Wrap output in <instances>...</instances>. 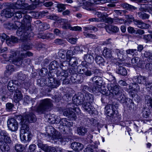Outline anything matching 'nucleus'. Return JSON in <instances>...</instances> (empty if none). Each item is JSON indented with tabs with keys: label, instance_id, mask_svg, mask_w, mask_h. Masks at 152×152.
Instances as JSON below:
<instances>
[{
	"label": "nucleus",
	"instance_id": "40",
	"mask_svg": "<svg viewBox=\"0 0 152 152\" xmlns=\"http://www.w3.org/2000/svg\"><path fill=\"white\" fill-rule=\"evenodd\" d=\"M66 51L64 50H60L58 52V56L61 59L65 58L66 56Z\"/></svg>",
	"mask_w": 152,
	"mask_h": 152
},
{
	"label": "nucleus",
	"instance_id": "2",
	"mask_svg": "<svg viewBox=\"0 0 152 152\" xmlns=\"http://www.w3.org/2000/svg\"><path fill=\"white\" fill-rule=\"evenodd\" d=\"M48 134L51 137V138L54 140H58L60 142H69L67 141L65 138H62L61 134L60 132L57 131L52 126H48L46 129Z\"/></svg>",
	"mask_w": 152,
	"mask_h": 152
},
{
	"label": "nucleus",
	"instance_id": "21",
	"mask_svg": "<svg viewBox=\"0 0 152 152\" xmlns=\"http://www.w3.org/2000/svg\"><path fill=\"white\" fill-rule=\"evenodd\" d=\"M133 81L136 83H144L146 81V78L144 76H141L134 77L133 78Z\"/></svg>",
	"mask_w": 152,
	"mask_h": 152
},
{
	"label": "nucleus",
	"instance_id": "26",
	"mask_svg": "<svg viewBox=\"0 0 152 152\" xmlns=\"http://www.w3.org/2000/svg\"><path fill=\"white\" fill-rule=\"evenodd\" d=\"M32 33L28 34L27 32H23V34H21L20 39L23 41L29 40L31 39V35H32Z\"/></svg>",
	"mask_w": 152,
	"mask_h": 152
},
{
	"label": "nucleus",
	"instance_id": "5",
	"mask_svg": "<svg viewBox=\"0 0 152 152\" xmlns=\"http://www.w3.org/2000/svg\"><path fill=\"white\" fill-rule=\"evenodd\" d=\"M31 17L29 15H26L23 17V20L21 22V26L19 27L17 31V34L18 33L20 34V32H22V31L21 30V28H24L25 29L29 30L31 28Z\"/></svg>",
	"mask_w": 152,
	"mask_h": 152
},
{
	"label": "nucleus",
	"instance_id": "49",
	"mask_svg": "<svg viewBox=\"0 0 152 152\" xmlns=\"http://www.w3.org/2000/svg\"><path fill=\"white\" fill-rule=\"evenodd\" d=\"M143 11L150 12L151 11H152V6L151 4H146L143 8Z\"/></svg>",
	"mask_w": 152,
	"mask_h": 152
},
{
	"label": "nucleus",
	"instance_id": "7",
	"mask_svg": "<svg viewBox=\"0 0 152 152\" xmlns=\"http://www.w3.org/2000/svg\"><path fill=\"white\" fill-rule=\"evenodd\" d=\"M95 76L91 79L94 83L96 84L97 86H102V73L101 71L98 69H96L94 72Z\"/></svg>",
	"mask_w": 152,
	"mask_h": 152
},
{
	"label": "nucleus",
	"instance_id": "23",
	"mask_svg": "<svg viewBox=\"0 0 152 152\" xmlns=\"http://www.w3.org/2000/svg\"><path fill=\"white\" fill-rule=\"evenodd\" d=\"M14 101L16 103L18 102L23 98V95L21 92L18 90H16L14 96Z\"/></svg>",
	"mask_w": 152,
	"mask_h": 152
},
{
	"label": "nucleus",
	"instance_id": "10",
	"mask_svg": "<svg viewBox=\"0 0 152 152\" xmlns=\"http://www.w3.org/2000/svg\"><path fill=\"white\" fill-rule=\"evenodd\" d=\"M0 39L2 42L6 40V43L9 46H11L12 44L18 41L17 38L15 37L12 36L10 37L5 34H3L0 35Z\"/></svg>",
	"mask_w": 152,
	"mask_h": 152
},
{
	"label": "nucleus",
	"instance_id": "53",
	"mask_svg": "<svg viewBox=\"0 0 152 152\" xmlns=\"http://www.w3.org/2000/svg\"><path fill=\"white\" fill-rule=\"evenodd\" d=\"M61 122L62 123L63 126H69V125H70V124L67 121V119L66 118L62 119L61 120Z\"/></svg>",
	"mask_w": 152,
	"mask_h": 152
},
{
	"label": "nucleus",
	"instance_id": "18",
	"mask_svg": "<svg viewBox=\"0 0 152 152\" xmlns=\"http://www.w3.org/2000/svg\"><path fill=\"white\" fill-rule=\"evenodd\" d=\"M114 107L111 104H109L105 107V112L108 116H111L114 114L116 111Z\"/></svg>",
	"mask_w": 152,
	"mask_h": 152
},
{
	"label": "nucleus",
	"instance_id": "60",
	"mask_svg": "<svg viewBox=\"0 0 152 152\" xmlns=\"http://www.w3.org/2000/svg\"><path fill=\"white\" fill-rule=\"evenodd\" d=\"M77 39L76 38L71 37L68 39V41L71 44H74L76 42Z\"/></svg>",
	"mask_w": 152,
	"mask_h": 152
},
{
	"label": "nucleus",
	"instance_id": "25",
	"mask_svg": "<svg viewBox=\"0 0 152 152\" xmlns=\"http://www.w3.org/2000/svg\"><path fill=\"white\" fill-rule=\"evenodd\" d=\"M6 70L5 72V75L8 77L10 76L13 72L14 71V67L13 65H7L6 67Z\"/></svg>",
	"mask_w": 152,
	"mask_h": 152
},
{
	"label": "nucleus",
	"instance_id": "51",
	"mask_svg": "<svg viewBox=\"0 0 152 152\" xmlns=\"http://www.w3.org/2000/svg\"><path fill=\"white\" fill-rule=\"evenodd\" d=\"M60 85V82L59 81L54 79V82L52 84V85H50V86L52 88H55L58 86Z\"/></svg>",
	"mask_w": 152,
	"mask_h": 152
},
{
	"label": "nucleus",
	"instance_id": "47",
	"mask_svg": "<svg viewBox=\"0 0 152 152\" xmlns=\"http://www.w3.org/2000/svg\"><path fill=\"white\" fill-rule=\"evenodd\" d=\"M95 61L98 64H100L104 62V60L101 56H97L95 58Z\"/></svg>",
	"mask_w": 152,
	"mask_h": 152
},
{
	"label": "nucleus",
	"instance_id": "57",
	"mask_svg": "<svg viewBox=\"0 0 152 152\" xmlns=\"http://www.w3.org/2000/svg\"><path fill=\"white\" fill-rule=\"evenodd\" d=\"M126 52L128 54H131L134 55L135 53L137 52V50L136 49H129L126 50Z\"/></svg>",
	"mask_w": 152,
	"mask_h": 152
},
{
	"label": "nucleus",
	"instance_id": "16",
	"mask_svg": "<svg viewBox=\"0 0 152 152\" xmlns=\"http://www.w3.org/2000/svg\"><path fill=\"white\" fill-rule=\"evenodd\" d=\"M10 9H6L3 10L1 12V15L2 16L10 18L14 15V12L13 9L11 7Z\"/></svg>",
	"mask_w": 152,
	"mask_h": 152
},
{
	"label": "nucleus",
	"instance_id": "33",
	"mask_svg": "<svg viewBox=\"0 0 152 152\" xmlns=\"http://www.w3.org/2000/svg\"><path fill=\"white\" fill-rule=\"evenodd\" d=\"M56 74L57 75L63 76L66 78L68 76V73L67 71L65 70H58L56 72Z\"/></svg>",
	"mask_w": 152,
	"mask_h": 152
},
{
	"label": "nucleus",
	"instance_id": "14",
	"mask_svg": "<svg viewBox=\"0 0 152 152\" xmlns=\"http://www.w3.org/2000/svg\"><path fill=\"white\" fill-rule=\"evenodd\" d=\"M73 103L76 105L82 104L84 100V95L82 94H80L77 96L75 95L72 99Z\"/></svg>",
	"mask_w": 152,
	"mask_h": 152
},
{
	"label": "nucleus",
	"instance_id": "32",
	"mask_svg": "<svg viewBox=\"0 0 152 152\" xmlns=\"http://www.w3.org/2000/svg\"><path fill=\"white\" fill-rule=\"evenodd\" d=\"M84 58L86 61L89 63H92L94 61V58L93 56L89 54L85 55Z\"/></svg>",
	"mask_w": 152,
	"mask_h": 152
},
{
	"label": "nucleus",
	"instance_id": "38",
	"mask_svg": "<svg viewBox=\"0 0 152 152\" xmlns=\"http://www.w3.org/2000/svg\"><path fill=\"white\" fill-rule=\"evenodd\" d=\"M62 23L63 22L64 24L63 28L64 29H69L71 30V28H72L69 23H67V20L65 19H63L61 20Z\"/></svg>",
	"mask_w": 152,
	"mask_h": 152
},
{
	"label": "nucleus",
	"instance_id": "55",
	"mask_svg": "<svg viewBox=\"0 0 152 152\" xmlns=\"http://www.w3.org/2000/svg\"><path fill=\"white\" fill-rule=\"evenodd\" d=\"M123 7L126 9H134V7L132 5L126 3H124L123 5Z\"/></svg>",
	"mask_w": 152,
	"mask_h": 152
},
{
	"label": "nucleus",
	"instance_id": "37",
	"mask_svg": "<svg viewBox=\"0 0 152 152\" xmlns=\"http://www.w3.org/2000/svg\"><path fill=\"white\" fill-rule=\"evenodd\" d=\"M84 100H86L88 102H91L93 100V96L91 94L87 93L85 95V97H84Z\"/></svg>",
	"mask_w": 152,
	"mask_h": 152
},
{
	"label": "nucleus",
	"instance_id": "52",
	"mask_svg": "<svg viewBox=\"0 0 152 152\" xmlns=\"http://www.w3.org/2000/svg\"><path fill=\"white\" fill-rule=\"evenodd\" d=\"M143 38L147 42L152 41V35L147 34L144 35Z\"/></svg>",
	"mask_w": 152,
	"mask_h": 152
},
{
	"label": "nucleus",
	"instance_id": "6",
	"mask_svg": "<svg viewBox=\"0 0 152 152\" xmlns=\"http://www.w3.org/2000/svg\"><path fill=\"white\" fill-rule=\"evenodd\" d=\"M102 0H80V6L87 10H90L91 4H99Z\"/></svg>",
	"mask_w": 152,
	"mask_h": 152
},
{
	"label": "nucleus",
	"instance_id": "58",
	"mask_svg": "<svg viewBox=\"0 0 152 152\" xmlns=\"http://www.w3.org/2000/svg\"><path fill=\"white\" fill-rule=\"evenodd\" d=\"M23 48L24 50H29L32 48V46L30 44L28 43L25 45Z\"/></svg>",
	"mask_w": 152,
	"mask_h": 152
},
{
	"label": "nucleus",
	"instance_id": "1",
	"mask_svg": "<svg viewBox=\"0 0 152 152\" xmlns=\"http://www.w3.org/2000/svg\"><path fill=\"white\" fill-rule=\"evenodd\" d=\"M19 118H21L20 133L28 134L29 132L27 124L29 122L32 123L35 121V115L33 114L30 113L24 116L20 115Z\"/></svg>",
	"mask_w": 152,
	"mask_h": 152
},
{
	"label": "nucleus",
	"instance_id": "8",
	"mask_svg": "<svg viewBox=\"0 0 152 152\" xmlns=\"http://www.w3.org/2000/svg\"><path fill=\"white\" fill-rule=\"evenodd\" d=\"M72 110L78 113L80 111V109L78 108H75L73 109L72 108H69L64 111L63 115L65 116L68 117L71 120H75L77 118V116L76 114L72 111Z\"/></svg>",
	"mask_w": 152,
	"mask_h": 152
},
{
	"label": "nucleus",
	"instance_id": "29",
	"mask_svg": "<svg viewBox=\"0 0 152 152\" xmlns=\"http://www.w3.org/2000/svg\"><path fill=\"white\" fill-rule=\"evenodd\" d=\"M66 57L67 59L69 60V61L67 60V61H68L69 62V64H71V61L73 59H75V58H71L72 56L73 53V51L72 50H68L66 52Z\"/></svg>",
	"mask_w": 152,
	"mask_h": 152
},
{
	"label": "nucleus",
	"instance_id": "20",
	"mask_svg": "<svg viewBox=\"0 0 152 152\" xmlns=\"http://www.w3.org/2000/svg\"><path fill=\"white\" fill-rule=\"evenodd\" d=\"M134 24L137 25L138 27L142 28H147L150 26L149 24H146L141 20H134Z\"/></svg>",
	"mask_w": 152,
	"mask_h": 152
},
{
	"label": "nucleus",
	"instance_id": "64",
	"mask_svg": "<svg viewBox=\"0 0 152 152\" xmlns=\"http://www.w3.org/2000/svg\"><path fill=\"white\" fill-rule=\"evenodd\" d=\"M47 152H57L56 148L55 147H51L50 146L47 151Z\"/></svg>",
	"mask_w": 152,
	"mask_h": 152
},
{
	"label": "nucleus",
	"instance_id": "22",
	"mask_svg": "<svg viewBox=\"0 0 152 152\" xmlns=\"http://www.w3.org/2000/svg\"><path fill=\"white\" fill-rule=\"evenodd\" d=\"M103 54L104 56L107 59L111 58H114V56L111 54V49L105 48L103 52Z\"/></svg>",
	"mask_w": 152,
	"mask_h": 152
},
{
	"label": "nucleus",
	"instance_id": "4",
	"mask_svg": "<svg viewBox=\"0 0 152 152\" xmlns=\"http://www.w3.org/2000/svg\"><path fill=\"white\" fill-rule=\"evenodd\" d=\"M108 90H103L101 93L106 96H109L110 97L115 96L117 97L120 94L119 89L117 86H114L112 84H110L108 86Z\"/></svg>",
	"mask_w": 152,
	"mask_h": 152
},
{
	"label": "nucleus",
	"instance_id": "43",
	"mask_svg": "<svg viewBox=\"0 0 152 152\" xmlns=\"http://www.w3.org/2000/svg\"><path fill=\"white\" fill-rule=\"evenodd\" d=\"M138 15L140 18L142 19H148L149 17V16L143 12H140L138 13Z\"/></svg>",
	"mask_w": 152,
	"mask_h": 152
},
{
	"label": "nucleus",
	"instance_id": "61",
	"mask_svg": "<svg viewBox=\"0 0 152 152\" xmlns=\"http://www.w3.org/2000/svg\"><path fill=\"white\" fill-rule=\"evenodd\" d=\"M13 107V105L11 103H8L6 104V109L8 110H11Z\"/></svg>",
	"mask_w": 152,
	"mask_h": 152
},
{
	"label": "nucleus",
	"instance_id": "17",
	"mask_svg": "<svg viewBox=\"0 0 152 152\" xmlns=\"http://www.w3.org/2000/svg\"><path fill=\"white\" fill-rule=\"evenodd\" d=\"M114 52L117 54V57L122 61H124L125 58H126V54L125 55V51L122 49L119 50L118 49H115Z\"/></svg>",
	"mask_w": 152,
	"mask_h": 152
},
{
	"label": "nucleus",
	"instance_id": "13",
	"mask_svg": "<svg viewBox=\"0 0 152 152\" xmlns=\"http://www.w3.org/2000/svg\"><path fill=\"white\" fill-rule=\"evenodd\" d=\"M25 0H18L15 4H11L10 7H12L13 9L16 8L26 10H28L26 8L27 7L25 6Z\"/></svg>",
	"mask_w": 152,
	"mask_h": 152
},
{
	"label": "nucleus",
	"instance_id": "36",
	"mask_svg": "<svg viewBox=\"0 0 152 152\" xmlns=\"http://www.w3.org/2000/svg\"><path fill=\"white\" fill-rule=\"evenodd\" d=\"M59 65L56 61H53L50 63L49 65V69L51 70L54 69L58 67Z\"/></svg>",
	"mask_w": 152,
	"mask_h": 152
},
{
	"label": "nucleus",
	"instance_id": "62",
	"mask_svg": "<svg viewBox=\"0 0 152 152\" xmlns=\"http://www.w3.org/2000/svg\"><path fill=\"white\" fill-rule=\"evenodd\" d=\"M84 35L86 37H88L91 38L93 39H95L96 38L95 35L92 34H90L87 33V32H84Z\"/></svg>",
	"mask_w": 152,
	"mask_h": 152
},
{
	"label": "nucleus",
	"instance_id": "11",
	"mask_svg": "<svg viewBox=\"0 0 152 152\" xmlns=\"http://www.w3.org/2000/svg\"><path fill=\"white\" fill-rule=\"evenodd\" d=\"M7 126L9 129L13 132L16 131L18 129V124L17 121L14 118L8 119L7 121Z\"/></svg>",
	"mask_w": 152,
	"mask_h": 152
},
{
	"label": "nucleus",
	"instance_id": "42",
	"mask_svg": "<svg viewBox=\"0 0 152 152\" xmlns=\"http://www.w3.org/2000/svg\"><path fill=\"white\" fill-rule=\"evenodd\" d=\"M27 12L26 10H23V9L21 10L20 11L17 12L15 13H14V14H15V16L17 18H20L22 17L21 15V13L23 14H25Z\"/></svg>",
	"mask_w": 152,
	"mask_h": 152
},
{
	"label": "nucleus",
	"instance_id": "28",
	"mask_svg": "<svg viewBox=\"0 0 152 152\" xmlns=\"http://www.w3.org/2000/svg\"><path fill=\"white\" fill-rule=\"evenodd\" d=\"M87 132V129L83 127H80L77 128V133L80 135H84Z\"/></svg>",
	"mask_w": 152,
	"mask_h": 152
},
{
	"label": "nucleus",
	"instance_id": "39",
	"mask_svg": "<svg viewBox=\"0 0 152 152\" xmlns=\"http://www.w3.org/2000/svg\"><path fill=\"white\" fill-rule=\"evenodd\" d=\"M145 103L148 107H152V99L149 96L145 97Z\"/></svg>",
	"mask_w": 152,
	"mask_h": 152
},
{
	"label": "nucleus",
	"instance_id": "31",
	"mask_svg": "<svg viewBox=\"0 0 152 152\" xmlns=\"http://www.w3.org/2000/svg\"><path fill=\"white\" fill-rule=\"evenodd\" d=\"M116 72L118 74L123 76H125L127 74L126 69L122 66L119 67L118 69L117 70Z\"/></svg>",
	"mask_w": 152,
	"mask_h": 152
},
{
	"label": "nucleus",
	"instance_id": "34",
	"mask_svg": "<svg viewBox=\"0 0 152 152\" xmlns=\"http://www.w3.org/2000/svg\"><path fill=\"white\" fill-rule=\"evenodd\" d=\"M0 148L3 151H8L10 148L7 143H0Z\"/></svg>",
	"mask_w": 152,
	"mask_h": 152
},
{
	"label": "nucleus",
	"instance_id": "15",
	"mask_svg": "<svg viewBox=\"0 0 152 152\" xmlns=\"http://www.w3.org/2000/svg\"><path fill=\"white\" fill-rule=\"evenodd\" d=\"M11 142L10 137L5 131H1L0 132V142Z\"/></svg>",
	"mask_w": 152,
	"mask_h": 152
},
{
	"label": "nucleus",
	"instance_id": "48",
	"mask_svg": "<svg viewBox=\"0 0 152 152\" xmlns=\"http://www.w3.org/2000/svg\"><path fill=\"white\" fill-rule=\"evenodd\" d=\"M102 87V86H95L93 87L91 89L92 91L93 92H97L100 91L101 93V92L102 91L104 90H102L101 89Z\"/></svg>",
	"mask_w": 152,
	"mask_h": 152
},
{
	"label": "nucleus",
	"instance_id": "12",
	"mask_svg": "<svg viewBox=\"0 0 152 152\" xmlns=\"http://www.w3.org/2000/svg\"><path fill=\"white\" fill-rule=\"evenodd\" d=\"M94 14L98 18H89L88 21L90 22H96L104 21L107 19V15L106 13H102L100 12H96Z\"/></svg>",
	"mask_w": 152,
	"mask_h": 152
},
{
	"label": "nucleus",
	"instance_id": "63",
	"mask_svg": "<svg viewBox=\"0 0 152 152\" xmlns=\"http://www.w3.org/2000/svg\"><path fill=\"white\" fill-rule=\"evenodd\" d=\"M36 145L35 144H32L30 145L29 147L28 150L30 151L29 152H33L35 149Z\"/></svg>",
	"mask_w": 152,
	"mask_h": 152
},
{
	"label": "nucleus",
	"instance_id": "56",
	"mask_svg": "<svg viewBox=\"0 0 152 152\" xmlns=\"http://www.w3.org/2000/svg\"><path fill=\"white\" fill-rule=\"evenodd\" d=\"M82 28L81 27L77 26L73 27H72L71 28V30L75 31H82Z\"/></svg>",
	"mask_w": 152,
	"mask_h": 152
},
{
	"label": "nucleus",
	"instance_id": "50",
	"mask_svg": "<svg viewBox=\"0 0 152 152\" xmlns=\"http://www.w3.org/2000/svg\"><path fill=\"white\" fill-rule=\"evenodd\" d=\"M129 88L132 90L133 91H137V90L139 89V87L138 86V85L137 84L135 83L134 85H133V86H132V85H130L129 86Z\"/></svg>",
	"mask_w": 152,
	"mask_h": 152
},
{
	"label": "nucleus",
	"instance_id": "45",
	"mask_svg": "<svg viewBox=\"0 0 152 152\" xmlns=\"http://www.w3.org/2000/svg\"><path fill=\"white\" fill-rule=\"evenodd\" d=\"M37 145L39 148L46 151H47L48 148L50 147L48 146L47 144H44L43 143H38Z\"/></svg>",
	"mask_w": 152,
	"mask_h": 152
},
{
	"label": "nucleus",
	"instance_id": "59",
	"mask_svg": "<svg viewBox=\"0 0 152 152\" xmlns=\"http://www.w3.org/2000/svg\"><path fill=\"white\" fill-rule=\"evenodd\" d=\"M118 100L121 102H123L125 99V97L123 95H121L120 93L116 97Z\"/></svg>",
	"mask_w": 152,
	"mask_h": 152
},
{
	"label": "nucleus",
	"instance_id": "19",
	"mask_svg": "<svg viewBox=\"0 0 152 152\" xmlns=\"http://www.w3.org/2000/svg\"><path fill=\"white\" fill-rule=\"evenodd\" d=\"M91 102H85L83 107L85 111L89 113L92 114L94 111V107L90 103Z\"/></svg>",
	"mask_w": 152,
	"mask_h": 152
},
{
	"label": "nucleus",
	"instance_id": "41",
	"mask_svg": "<svg viewBox=\"0 0 152 152\" xmlns=\"http://www.w3.org/2000/svg\"><path fill=\"white\" fill-rule=\"evenodd\" d=\"M84 32L87 33L88 31L93 30L94 31H97V29L96 27L93 26H89L88 27H83Z\"/></svg>",
	"mask_w": 152,
	"mask_h": 152
},
{
	"label": "nucleus",
	"instance_id": "27",
	"mask_svg": "<svg viewBox=\"0 0 152 152\" xmlns=\"http://www.w3.org/2000/svg\"><path fill=\"white\" fill-rule=\"evenodd\" d=\"M17 82L16 81H14L13 80L9 81L8 83L7 88L10 92H13L15 90V83Z\"/></svg>",
	"mask_w": 152,
	"mask_h": 152
},
{
	"label": "nucleus",
	"instance_id": "46",
	"mask_svg": "<svg viewBox=\"0 0 152 152\" xmlns=\"http://www.w3.org/2000/svg\"><path fill=\"white\" fill-rule=\"evenodd\" d=\"M67 4H58L57 6L58 8V11L59 12H61L63 10H64L66 9V6Z\"/></svg>",
	"mask_w": 152,
	"mask_h": 152
},
{
	"label": "nucleus",
	"instance_id": "54",
	"mask_svg": "<svg viewBox=\"0 0 152 152\" xmlns=\"http://www.w3.org/2000/svg\"><path fill=\"white\" fill-rule=\"evenodd\" d=\"M94 70H91L87 69L84 72V74L85 75L87 76H90L93 74L94 73Z\"/></svg>",
	"mask_w": 152,
	"mask_h": 152
},
{
	"label": "nucleus",
	"instance_id": "3",
	"mask_svg": "<svg viewBox=\"0 0 152 152\" xmlns=\"http://www.w3.org/2000/svg\"><path fill=\"white\" fill-rule=\"evenodd\" d=\"M11 53L10 56L9 57V61L10 62H12L13 64L18 65V63H19V64L21 63V62L20 61L22 58L26 57L27 56H30L32 55V53L29 51L27 52L25 51L24 53H22L21 52L20 53H19L20 54L21 57H19L18 59H17V57H16V56H17V54L18 53H16L15 51H11Z\"/></svg>",
	"mask_w": 152,
	"mask_h": 152
},
{
	"label": "nucleus",
	"instance_id": "44",
	"mask_svg": "<svg viewBox=\"0 0 152 152\" xmlns=\"http://www.w3.org/2000/svg\"><path fill=\"white\" fill-rule=\"evenodd\" d=\"M15 150L17 152H21L23 151V148L22 145L20 144H17L15 146Z\"/></svg>",
	"mask_w": 152,
	"mask_h": 152
},
{
	"label": "nucleus",
	"instance_id": "9",
	"mask_svg": "<svg viewBox=\"0 0 152 152\" xmlns=\"http://www.w3.org/2000/svg\"><path fill=\"white\" fill-rule=\"evenodd\" d=\"M52 101L49 99H46L42 100L41 104L37 108V111L41 113L48 108L49 107L52 106Z\"/></svg>",
	"mask_w": 152,
	"mask_h": 152
},
{
	"label": "nucleus",
	"instance_id": "30",
	"mask_svg": "<svg viewBox=\"0 0 152 152\" xmlns=\"http://www.w3.org/2000/svg\"><path fill=\"white\" fill-rule=\"evenodd\" d=\"M33 2V4L27 6L26 8L28 10H31L34 9L36 7L35 6L37 5L39 2V0H30Z\"/></svg>",
	"mask_w": 152,
	"mask_h": 152
},
{
	"label": "nucleus",
	"instance_id": "35",
	"mask_svg": "<svg viewBox=\"0 0 152 152\" xmlns=\"http://www.w3.org/2000/svg\"><path fill=\"white\" fill-rule=\"evenodd\" d=\"M142 115L143 117L147 118L149 117L150 111L149 109L147 108H144L142 112Z\"/></svg>",
	"mask_w": 152,
	"mask_h": 152
},
{
	"label": "nucleus",
	"instance_id": "24",
	"mask_svg": "<svg viewBox=\"0 0 152 152\" xmlns=\"http://www.w3.org/2000/svg\"><path fill=\"white\" fill-rule=\"evenodd\" d=\"M71 147L74 150L79 151L83 149V145L81 143H72Z\"/></svg>",
	"mask_w": 152,
	"mask_h": 152
}]
</instances>
